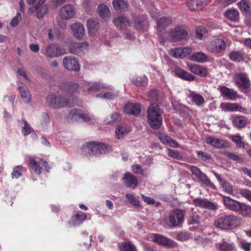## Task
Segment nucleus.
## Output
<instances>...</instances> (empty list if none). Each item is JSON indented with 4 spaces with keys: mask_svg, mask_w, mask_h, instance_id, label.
<instances>
[{
    "mask_svg": "<svg viewBox=\"0 0 251 251\" xmlns=\"http://www.w3.org/2000/svg\"><path fill=\"white\" fill-rule=\"evenodd\" d=\"M233 123L236 127L242 128L247 124V120L244 117H239L233 120Z\"/></svg>",
    "mask_w": 251,
    "mask_h": 251,
    "instance_id": "de8ad7c7",
    "label": "nucleus"
},
{
    "mask_svg": "<svg viewBox=\"0 0 251 251\" xmlns=\"http://www.w3.org/2000/svg\"><path fill=\"white\" fill-rule=\"evenodd\" d=\"M241 220L233 215H225L215 221L216 226L221 229H232L239 226Z\"/></svg>",
    "mask_w": 251,
    "mask_h": 251,
    "instance_id": "20e7f679",
    "label": "nucleus"
},
{
    "mask_svg": "<svg viewBox=\"0 0 251 251\" xmlns=\"http://www.w3.org/2000/svg\"><path fill=\"white\" fill-rule=\"evenodd\" d=\"M206 142L216 148H226L227 147V143L224 140L210 136L207 138Z\"/></svg>",
    "mask_w": 251,
    "mask_h": 251,
    "instance_id": "b1692460",
    "label": "nucleus"
},
{
    "mask_svg": "<svg viewBox=\"0 0 251 251\" xmlns=\"http://www.w3.org/2000/svg\"><path fill=\"white\" fill-rule=\"evenodd\" d=\"M63 65L69 71L78 72L80 70V66L76 58L73 55L67 56L63 58Z\"/></svg>",
    "mask_w": 251,
    "mask_h": 251,
    "instance_id": "9d476101",
    "label": "nucleus"
},
{
    "mask_svg": "<svg viewBox=\"0 0 251 251\" xmlns=\"http://www.w3.org/2000/svg\"><path fill=\"white\" fill-rule=\"evenodd\" d=\"M207 55L202 52H197L193 53L191 57L192 60L198 62H203L206 61Z\"/></svg>",
    "mask_w": 251,
    "mask_h": 251,
    "instance_id": "ea45409f",
    "label": "nucleus"
},
{
    "mask_svg": "<svg viewBox=\"0 0 251 251\" xmlns=\"http://www.w3.org/2000/svg\"><path fill=\"white\" fill-rule=\"evenodd\" d=\"M120 251H137L135 246L128 242H124L119 244Z\"/></svg>",
    "mask_w": 251,
    "mask_h": 251,
    "instance_id": "37998d69",
    "label": "nucleus"
},
{
    "mask_svg": "<svg viewBox=\"0 0 251 251\" xmlns=\"http://www.w3.org/2000/svg\"><path fill=\"white\" fill-rule=\"evenodd\" d=\"M240 195L251 201V191L246 189H242L240 190Z\"/></svg>",
    "mask_w": 251,
    "mask_h": 251,
    "instance_id": "4d7b16f0",
    "label": "nucleus"
},
{
    "mask_svg": "<svg viewBox=\"0 0 251 251\" xmlns=\"http://www.w3.org/2000/svg\"><path fill=\"white\" fill-rule=\"evenodd\" d=\"M233 79L236 85L240 89H247L251 85L249 79L244 74H235Z\"/></svg>",
    "mask_w": 251,
    "mask_h": 251,
    "instance_id": "f8f14e48",
    "label": "nucleus"
},
{
    "mask_svg": "<svg viewBox=\"0 0 251 251\" xmlns=\"http://www.w3.org/2000/svg\"><path fill=\"white\" fill-rule=\"evenodd\" d=\"M206 4V0H188L187 1L188 7L193 10L201 9Z\"/></svg>",
    "mask_w": 251,
    "mask_h": 251,
    "instance_id": "c85d7f7f",
    "label": "nucleus"
},
{
    "mask_svg": "<svg viewBox=\"0 0 251 251\" xmlns=\"http://www.w3.org/2000/svg\"><path fill=\"white\" fill-rule=\"evenodd\" d=\"M128 133L127 129L121 126H118L115 129V134L119 139H122Z\"/></svg>",
    "mask_w": 251,
    "mask_h": 251,
    "instance_id": "a19ab883",
    "label": "nucleus"
},
{
    "mask_svg": "<svg viewBox=\"0 0 251 251\" xmlns=\"http://www.w3.org/2000/svg\"><path fill=\"white\" fill-rule=\"evenodd\" d=\"M21 16V14L19 13H18L17 15L12 19L11 22L9 24V25L11 27L16 26L19 23V17Z\"/></svg>",
    "mask_w": 251,
    "mask_h": 251,
    "instance_id": "338daca9",
    "label": "nucleus"
},
{
    "mask_svg": "<svg viewBox=\"0 0 251 251\" xmlns=\"http://www.w3.org/2000/svg\"><path fill=\"white\" fill-rule=\"evenodd\" d=\"M47 104L55 109L65 106L72 107L73 102L66 96L53 95H48L46 98Z\"/></svg>",
    "mask_w": 251,
    "mask_h": 251,
    "instance_id": "7ed1b4c3",
    "label": "nucleus"
},
{
    "mask_svg": "<svg viewBox=\"0 0 251 251\" xmlns=\"http://www.w3.org/2000/svg\"><path fill=\"white\" fill-rule=\"evenodd\" d=\"M96 12L98 15L104 21L109 20L111 13L108 7L105 4L101 3L99 5Z\"/></svg>",
    "mask_w": 251,
    "mask_h": 251,
    "instance_id": "aec40b11",
    "label": "nucleus"
},
{
    "mask_svg": "<svg viewBox=\"0 0 251 251\" xmlns=\"http://www.w3.org/2000/svg\"><path fill=\"white\" fill-rule=\"evenodd\" d=\"M219 249L221 251H228L231 249V246L226 242H224L220 244Z\"/></svg>",
    "mask_w": 251,
    "mask_h": 251,
    "instance_id": "bf43d9fd",
    "label": "nucleus"
},
{
    "mask_svg": "<svg viewBox=\"0 0 251 251\" xmlns=\"http://www.w3.org/2000/svg\"><path fill=\"white\" fill-rule=\"evenodd\" d=\"M190 237V235L187 232H181L177 235V239L181 241L187 240Z\"/></svg>",
    "mask_w": 251,
    "mask_h": 251,
    "instance_id": "680f3d73",
    "label": "nucleus"
},
{
    "mask_svg": "<svg viewBox=\"0 0 251 251\" xmlns=\"http://www.w3.org/2000/svg\"><path fill=\"white\" fill-rule=\"evenodd\" d=\"M184 210L176 209L168 212L164 218V221L167 226L170 228L179 226L184 220Z\"/></svg>",
    "mask_w": 251,
    "mask_h": 251,
    "instance_id": "f03ea898",
    "label": "nucleus"
},
{
    "mask_svg": "<svg viewBox=\"0 0 251 251\" xmlns=\"http://www.w3.org/2000/svg\"><path fill=\"white\" fill-rule=\"evenodd\" d=\"M189 98L192 100V101L197 105L201 106L204 103V98L200 94L196 92H192L189 96Z\"/></svg>",
    "mask_w": 251,
    "mask_h": 251,
    "instance_id": "2f4dec72",
    "label": "nucleus"
},
{
    "mask_svg": "<svg viewBox=\"0 0 251 251\" xmlns=\"http://www.w3.org/2000/svg\"><path fill=\"white\" fill-rule=\"evenodd\" d=\"M22 169V167L21 166H17L16 167L14 170L13 172L12 173V178L15 177L18 178L22 175L21 170Z\"/></svg>",
    "mask_w": 251,
    "mask_h": 251,
    "instance_id": "5fc2aeb1",
    "label": "nucleus"
},
{
    "mask_svg": "<svg viewBox=\"0 0 251 251\" xmlns=\"http://www.w3.org/2000/svg\"><path fill=\"white\" fill-rule=\"evenodd\" d=\"M150 100L151 101V105L152 103L157 104L159 107H160L162 101V94L161 92L156 89L151 90L148 94Z\"/></svg>",
    "mask_w": 251,
    "mask_h": 251,
    "instance_id": "4be33fe9",
    "label": "nucleus"
},
{
    "mask_svg": "<svg viewBox=\"0 0 251 251\" xmlns=\"http://www.w3.org/2000/svg\"><path fill=\"white\" fill-rule=\"evenodd\" d=\"M112 4L114 9L117 10L125 11L128 8V3L123 0H113Z\"/></svg>",
    "mask_w": 251,
    "mask_h": 251,
    "instance_id": "473e14b6",
    "label": "nucleus"
},
{
    "mask_svg": "<svg viewBox=\"0 0 251 251\" xmlns=\"http://www.w3.org/2000/svg\"><path fill=\"white\" fill-rule=\"evenodd\" d=\"M237 213L245 217H251V206L244 203H241Z\"/></svg>",
    "mask_w": 251,
    "mask_h": 251,
    "instance_id": "c9c22d12",
    "label": "nucleus"
},
{
    "mask_svg": "<svg viewBox=\"0 0 251 251\" xmlns=\"http://www.w3.org/2000/svg\"><path fill=\"white\" fill-rule=\"evenodd\" d=\"M24 126L22 128V133L24 135H28L31 132V127L26 121H24Z\"/></svg>",
    "mask_w": 251,
    "mask_h": 251,
    "instance_id": "6e6d98bb",
    "label": "nucleus"
},
{
    "mask_svg": "<svg viewBox=\"0 0 251 251\" xmlns=\"http://www.w3.org/2000/svg\"><path fill=\"white\" fill-rule=\"evenodd\" d=\"M208 32L207 29L203 26H199L196 28V36L201 39H203L208 36Z\"/></svg>",
    "mask_w": 251,
    "mask_h": 251,
    "instance_id": "e433bc0d",
    "label": "nucleus"
},
{
    "mask_svg": "<svg viewBox=\"0 0 251 251\" xmlns=\"http://www.w3.org/2000/svg\"><path fill=\"white\" fill-rule=\"evenodd\" d=\"M114 23L117 27L123 28L128 25V21L126 17L121 16L115 19Z\"/></svg>",
    "mask_w": 251,
    "mask_h": 251,
    "instance_id": "58836bf2",
    "label": "nucleus"
},
{
    "mask_svg": "<svg viewBox=\"0 0 251 251\" xmlns=\"http://www.w3.org/2000/svg\"><path fill=\"white\" fill-rule=\"evenodd\" d=\"M230 138L232 142L236 144L237 147L239 148H245V143L242 141L241 136L239 135H232Z\"/></svg>",
    "mask_w": 251,
    "mask_h": 251,
    "instance_id": "49530a36",
    "label": "nucleus"
},
{
    "mask_svg": "<svg viewBox=\"0 0 251 251\" xmlns=\"http://www.w3.org/2000/svg\"><path fill=\"white\" fill-rule=\"evenodd\" d=\"M220 91L223 97H226L230 100H235L237 97V93L233 89L226 86H222Z\"/></svg>",
    "mask_w": 251,
    "mask_h": 251,
    "instance_id": "bb28decb",
    "label": "nucleus"
},
{
    "mask_svg": "<svg viewBox=\"0 0 251 251\" xmlns=\"http://www.w3.org/2000/svg\"><path fill=\"white\" fill-rule=\"evenodd\" d=\"M220 107L225 111H239L247 113V110L237 103L222 102L221 103Z\"/></svg>",
    "mask_w": 251,
    "mask_h": 251,
    "instance_id": "2eb2a0df",
    "label": "nucleus"
},
{
    "mask_svg": "<svg viewBox=\"0 0 251 251\" xmlns=\"http://www.w3.org/2000/svg\"><path fill=\"white\" fill-rule=\"evenodd\" d=\"M46 0H39L34 6L29 9L30 12H36V17L39 19L43 18L48 11V5L44 4Z\"/></svg>",
    "mask_w": 251,
    "mask_h": 251,
    "instance_id": "1a4fd4ad",
    "label": "nucleus"
},
{
    "mask_svg": "<svg viewBox=\"0 0 251 251\" xmlns=\"http://www.w3.org/2000/svg\"><path fill=\"white\" fill-rule=\"evenodd\" d=\"M71 28L73 34L76 39H81L85 34V29L83 25L79 23H75L71 25Z\"/></svg>",
    "mask_w": 251,
    "mask_h": 251,
    "instance_id": "a211bd4d",
    "label": "nucleus"
},
{
    "mask_svg": "<svg viewBox=\"0 0 251 251\" xmlns=\"http://www.w3.org/2000/svg\"><path fill=\"white\" fill-rule=\"evenodd\" d=\"M88 44L83 43L82 44H74L70 48V53L81 56L84 53V51L87 50Z\"/></svg>",
    "mask_w": 251,
    "mask_h": 251,
    "instance_id": "6ab92c4d",
    "label": "nucleus"
},
{
    "mask_svg": "<svg viewBox=\"0 0 251 251\" xmlns=\"http://www.w3.org/2000/svg\"><path fill=\"white\" fill-rule=\"evenodd\" d=\"M192 52L189 47L176 48L172 50V56L176 58H183L189 55Z\"/></svg>",
    "mask_w": 251,
    "mask_h": 251,
    "instance_id": "5701e85b",
    "label": "nucleus"
},
{
    "mask_svg": "<svg viewBox=\"0 0 251 251\" xmlns=\"http://www.w3.org/2000/svg\"><path fill=\"white\" fill-rule=\"evenodd\" d=\"M96 97L107 100H113L117 97V95L111 92H108L104 94H98L96 95Z\"/></svg>",
    "mask_w": 251,
    "mask_h": 251,
    "instance_id": "09e8293b",
    "label": "nucleus"
},
{
    "mask_svg": "<svg viewBox=\"0 0 251 251\" xmlns=\"http://www.w3.org/2000/svg\"><path fill=\"white\" fill-rule=\"evenodd\" d=\"M125 112L128 115H138L141 111V107L139 103H127L124 107Z\"/></svg>",
    "mask_w": 251,
    "mask_h": 251,
    "instance_id": "f3484780",
    "label": "nucleus"
},
{
    "mask_svg": "<svg viewBox=\"0 0 251 251\" xmlns=\"http://www.w3.org/2000/svg\"><path fill=\"white\" fill-rule=\"evenodd\" d=\"M171 18L163 17L160 18L157 23V31L159 35H162L166 32V28L172 23Z\"/></svg>",
    "mask_w": 251,
    "mask_h": 251,
    "instance_id": "dca6fc26",
    "label": "nucleus"
},
{
    "mask_svg": "<svg viewBox=\"0 0 251 251\" xmlns=\"http://www.w3.org/2000/svg\"><path fill=\"white\" fill-rule=\"evenodd\" d=\"M131 170L136 174L142 175L143 174V169L142 167L139 165H133L131 166Z\"/></svg>",
    "mask_w": 251,
    "mask_h": 251,
    "instance_id": "052dcab7",
    "label": "nucleus"
},
{
    "mask_svg": "<svg viewBox=\"0 0 251 251\" xmlns=\"http://www.w3.org/2000/svg\"><path fill=\"white\" fill-rule=\"evenodd\" d=\"M85 156H98L106 152L107 146L103 143L95 144L94 142L87 143L83 145L82 148Z\"/></svg>",
    "mask_w": 251,
    "mask_h": 251,
    "instance_id": "39448f33",
    "label": "nucleus"
},
{
    "mask_svg": "<svg viewBox=\"0 0 251 251\" xmlns=\"http://www.w3.org/2000/svg\"><path fill=\"white\" fill-rule=\"evenodd\" d=\"M223 187L225 189V190L229 193H231L233 192L232 186V185L229 183L228 182L226 181V180H225L222 183Z\"/></svg>",
    "mask_w": 251,
    "mask_h": 251,
    "instance_id": "13d9d810",
    "label": "nucleus"
},
{
    "mask_svg": "<svg viewBox=\"0 0 251 251\" xmlns=\"http://www.w3.org/2000/svg\"><path fill=\"white\" fill-rule=\"evenodd\" d=\"M148 121L153 129H158L162 124V110L157 104L152 103L148 109Z\"/></svg>",
    "mask_w": 251,
    "mask_h": 251,
    "instance_id": "f257e3e1",
    "label": "nucleus"
},
{
    "mask_svg": "<svg viewBox=\"0 0 251 251\" xmlns=\"http://www.w3.org/2000/svg\"><path fill=\"white\" fill-rule=\"evenodd\" d=\"M224 14L227 19L233 22L237 21L239 16L238 11L234 8L226 10Z\"/></svg>",
    "mask_w": 251,
    "mask_h": 251,
    "instance_id": "7c9ffc66",
    "label": "nucleus"
},
{
    "mask_svg": "<svg viewBox=\"0 0 251 251\" xmlns=\"http://www.w3.org/2000/svg\"><path fill=\"white\" fill-rule=\"evenodd\" d=\"M133 83L137 86H144L148 83V78L145 75L137 76L135 79L132 80Z\"/></svg>",
    "mask_w": 251,
    "mask_h": 251,
    "instance_id": "c03bdc74",
    "label": "nucleus"
},
{
    "mask_svg": "<svg viewBox=\"0 0 251 251\" xmlns=\"http://www.w3.org/2000/svg\"><path fill=\"white\" fill-rule=\"evenodd\" d=\"M64 53L60 47L56 44H50L44 47V54L48 57H57Z\"/></svg>",
    "mask_w": 251,
    "mask_h": 251,
    "instance_id": "0eeeda50",
    "label": "nucleus"
},
{
    "mask_svg": "<svg viewBox=\"0 0 251 251\" xmlns=\"http://www.w3.org/2000/svg\"><path fill=\"white\" fill-rule=\"evenodd\" d=\"M226 46L224 40L216 38L210 42L208 47L211 51L217 53L224 50L226 48Z\"/></svg>",
    "mask_w": 251,
    "mask_h": 251,
    "instance_id": "4468645a",
    "label": "nucleus"
},
{
    "mask_svg": "<svg viewBox=\"0 0 251 251\" xmlns=\"http://www.w3.org/2000/svg\"><path fill=\"white\" fill-rule=\"evenodd\" d=\"M169 35L174 41H177L186 39L188 34L184 27L178 26L171 29L169 32Z\"/></svg>",
    "mask_w": 251,
    "mask_h": 251,
    "instance_id": "423d86ee",
    "label": "nucleus"
},
{
    "mask_svg": "<svg viewBox=\"0 0 251 251\" xmlns=\"http://www.w3.org/2000/svg\"><path fill=\"white\" fill-rule=\"evenodd\" d=\"M237 5L244 14L247 15L251 9V3L248 0H241L237 3Z\"/></svg>",
    "mask_w": 251,
    "mask_h": 251,
    "instance_id": "f704fd0d",
    "label": "nucleus"
},
{
    "mask_svg": "<svg viewBox=\"0 0 251 251\" xmlns=\"http://www.w3.org/2000/svg\"><path fill=\"white\" fill-rule=\"evenodd\" d=\"M230 59L234 61L239 62L242 59L241 53L238 51H233L229 54Z\"/></svg>",
    "mask_w": 251,
    "mask_h": 251,
    "instance_id": "8fccbe9b",
    "label": "nucleus"
},
{
    "mask_svg": "<svg viewBox=\"0 0 251 251\" xmlns=\"http://www.w3.org/2000/svg\"><path fill=\"white\" fill-rule=\"evenodd\" d=\"M75 11L73 5L66 4L62 7L58 11V16L62 20H69L75 17Z\"/></svg>",
    "mask_w": 251,
    "mask_h": 251,
    "instance_id": "6e6552de",
    "label": "nucleus"
},
{
    "mask_svg": "<svg viewBox=\"0 0 251 251\" xmlns=\"http://www.w3.org/2000/svg\"><path fill=\"white\" fill-rule=\"evenodd\" d=\"M63 89L70 95H73L79 92L80 87L77 83L71 82L64 85Z\"/></svg>",
    "mask_w": 251,
    "mask_h": 251,
    "instance_id": "c756f323",
    "label": "nucleus"
},
{
    "mask_svg": "<svg viewBox=\"0 0 251 251\" xmlns=\"http://www.w3.org/2000/svg\"><path fill=\"white\" fill-rule=\"evenodd\" d=\"M87 25L89 32L93 34L98 30L99 27L98 22L93 19L88 20Z\"/></svg>",
    "mask_w": 251,
    "mask_h": 251,
    "instance_id": "4c0bfd02",
    "label": "nucleus"
},
{
    "mask_svg": "<svg viewBox=\"0 0 251 251\" xmlns=\"http://www.w3.org/2000/svg\"><path fill=\"white\" fill-rule=\"evenodd\" d=\"M193 203L196 206L211 210H216L218 206L216 203L211 202L206 199L201 198L195 199L193 200Z\"/></svg>",
    "mask_w": 251,
    "mask_h": 251,
    "instance_id": "9b49d317",
    "label": "nucleus"
},
{
    "mask_svg": "<svg viewBox=\"0 0 251 251\" xmlns=\"http://www.w3.org/2000/svg\"><path fill=\"white\" fill-rule=\"evenodd\" d=\"M153 242L159 245L167 248L175 246V242L172 240L159 234H153L152 236Z\"/></svg>",
    "mask_w": 251,
    "mask_h": 251,
    "instance_id": "ddd939ff",
    "label": "nucleus"
},
{
    "mask_svg": "<svg viewBox=\"0 0 251 251\" xmlns=\"http://www.w3.org/2000/svg\"><path fill=\"white\" fill-rule=\"evenodd\" d=\"M30 164L32 169L34 171L35 173L37 174L41 173V169L39 165L34 159H30Z\"/></svg>",
    "mask_w": 251,
    "mask_h": 251,
    "instance_id": "864d4df0",
    "label": "nucleus"
},
{
    "mask_svg": "<svg viewBox=\"0 0 251 251\" xmlns=\"http://www.w3.org/2000/svg\"><path fill=\"white\" fill-rule=\"evenodd\" d=\"M123 181L126 186L135 188L138 184L137 177L129 173L124 174Z\"/></svg>",
    "mask_w": 251,
    "mask_h": 251,
    "instance_id": "a878e982",
    "label": "nucleus"
},
{
    "mask_svg": "<svg viewBox=\"0 0 251 251\" xmlns=\"http://www.w3.org/2000/svg\"><path fill=\"white\" fill-rule=\"evenodd\" d=\"M223 201L224 204L226 206L227 209L237 212L238 210L239 209L241 202H240L237 201L233 200L230 198L226 196H224L223 197Z\"/></svg>",
    "mask_w": 251,
    "mask_h": 251,
    "instance_id": "412c9836",
    "label": "nucleus"
},
{
    "mask_svg": "<svg viewBox=\"0 0 251 251\" xmlns=\"http://www.w3.org/2000/svg\"><path fill=\"white\" fill-rule=\"evenodd\" d=\"M19 90L20 91L21 97L24 102L29 103L31 100V95L28 89L23 83H20Z\"/></svg>",
    "mask_w": 251,
    "mask_h": 251,
    "instance_id": "cd10ccee",
    "label": "nucleus"
},
{
    "mask_svg": "<svg viewBox=\"0 0 251 251\" xmlns=\"http://www.w3.org/2000/svg\"><path fill=\"white\" fill-rule=\"evenodd\" d=\"M197 154L199 155V158L203 161H206L210 158L209 155L207 153L202 151H198Z\"/></svg>",
    "mask_w": 251,
    "mask_h": 251,
    "instance_id": "0e129e2a",
    "label": "nucleus"
},
{
    "mask_svg": "<svg viewBox=\"0 0 251 251\" xmlns=\"http://www.w3.org/2000/svg\"><path fill=\"white\" fill-rule=\"evenodd\" d=\"M141 197L144 201L149 204H154L155 202L154 199L152 198L146 196L143 194L141 195Z\"/></svg>",
    "mask_w": 251,
    "mask_h": 251,
    "instance_id": "69168bd1",
    "label": "nucleus"
},
{
    "mask_svg": "<svg viewBox=\"0 0 251 251\" xmlns=\"http://www.w3.org/2000/svg\"><path fill=\"white\" fill-rule=\"evenodd\" d=\"M175 73L176 76L186 80L193 81L195 78L194 75L182 70H177Z\"/></svg>",
    "mask_w": 251,
    "mask_h": 251,
    "instance_id": "72a5a7b5",
    "label": "nucleus"
},
{
    "mask_svg": "<svg viewBox=\"0 0 251 251\" xmlns=\"http://www.w3.org/2000/svg\"><path fill=\"white\" fill-rule=\"evenodd\" d=\"M190 170L198 178L203 173L199 168L194 166H191Z\"/></svg>",
    "mask_w": 251,
    "mask_h": 251,
    "instance_id": "e2e57ef3",
    "label": "nucleus"
},
{
    "mask_svg": "<svg viewBox=\"0 0 251 251\" xmlns=\"http://www.w3.org/2000/svg\"><path fill=\"white\" fill-rule=\"evenodd\" d=\"M188 67L191 72L200 76H206L208 74L207 70L202 66L189 64Z\"/></svg>",
    "mask_w": 251,
    "mask_h": 251,
    "instance_id": "393cba45",
    "label": "nucleus"
},
{
    "mask_svg": "<svg viewBox=\"0 0 251 251\" xmlns=\"http://www.w3.org/2000/svg\"><path fill=\"white\" fill-rule=\"evenodd\" d=\"M189 224L192 225L199 224L201 223V217L198 211L192 212L190 215Z\"/></svg>",
    "mask_w": 251,
    "mask_h": 251,
    "instance_id": "79ce46f5",
    "label": "nucleus"
},
{
    "mask_svg": "<svg viewBox=\"0 0 251 251\" xmlns=\"http://www.w3.org/2000/svg\"><path fill=\"white\" fill-rule=\"evenodd\" d=\"M80 110L76 108L72 109L70 110L68 116V118L71 121H77L80 119L81 113L79 112Z\"/></svg>",
    "mask_w": 251,
    "mask_h": 251,
    "instance_id": "a18cd8bd",
    "label": "nucleus"
},
{
    "mask_svg": "<svg viewBox=\"0 0 251 251\" xmlns=\"http://www.w3.org/2000/svg\"><path fill=\"white\" fill-rule=\"evenodd\" d=\"M102 87L97 83L92 84L88 89V91L90 92H95L97 91H99Z\"/></svg>",
    "mask_w": 251,
    "mask_h": 251,
    "instance_id": "774afa93",
    "label": "nucleus"
},
{
    "mask_svg": "<svg viewBox=\"0 0 251 251\" xmlns=\"http://www.w3.org/2000/svg\"><path fill=\"white\" fill-rule=\"evenodd\" d=\"M167 151L168 156L172 158L178 160H180L182 158L181 154H180L179 151H177L168 149Z\"/></svg>",
    "mask_w": 251,
    "mask_h": 251,
    "instance_id": "3c124183",
    "label": "nucleus"
},
{
    "mask_svg": "<svg viewBox=\"0 0 251 251\" xmlns=\"http://www.w3.org/2000/svg\"><path fill=\"white\" fill-rule=\"evenodd\" d=\"M198 178L202 182L203 184L207 186L212 187L213 186L210 180L203 173H202Z\"/></svg>",
    "mask_w": 251,
    "mask_h": 251,
    "instance_id": "603ef678",
    "label": "nucleus"
}]
</instances>
